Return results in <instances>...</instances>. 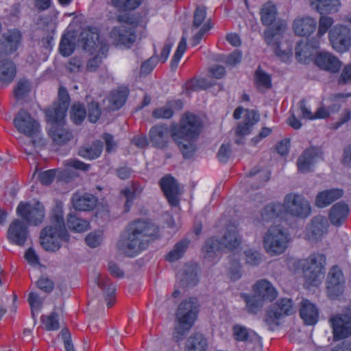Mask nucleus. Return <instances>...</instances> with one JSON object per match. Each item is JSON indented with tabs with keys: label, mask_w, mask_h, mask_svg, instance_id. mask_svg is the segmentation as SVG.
<instances>
[{
	"label": "nucleus",
	"mask_w": 351,
	"mask_h": 351,
	"mask_svg": "<svg viewBox=\"0 0 351 351\" xmlns=\"http://www.w3.org/2000/svg\"><path fill=\"white\" fill-rule=\"evenodd\" d=\"M203 128L200 117L186 112L180 118V123L169 128L166 123H158L150 128L149 137L152 147L164 149L169 146L170 136L177 144L183 157L189 159L195 152L193 143L197 139Z\"/></svg>",
	"instance_id": "1"
},
{
	"label": "nucleus",
	"mask_w": 351,
	"mask_h": 351,
	"mask_svg": "<svg viewBox=\"0 0 351 351\" xmlns=\"http://www.w3.org/2000/svg\"><path fill=\"white\" fill-rule=\"evenodd\" d=\"M159 236V226L149 219H138L128 224L117 246L125 256L134 257L148 247L149 241L158 239Z\"/></svg>",
	"instance_id": "2"
},
{
	"label": "nucleus",
	"mask_w": 351,
	"mask_h": 351,
	"mask_svg": "<svg viewBox=\"0 0 351 351\" xmlns=\"http://www.w3.org/2000/svg\"><path fill=\"white\" fill-rule=\"evenodd\" d=\"M311 213L309 202L302 195L296 193L286 195L284 203H271L267 205L261 211L263 221L270 222L277 219H282L287 215L306 218Z\"/></svg>",
	"instance_id": "3"
},
{
	"label": "nucleus",
	"mask_w": 351,
	"mask_h": 351,
	"mask_svg": "<svg viewBox=\"0 0 351 351\" xmlns=\"http://www.w3.org/2000/svg\"><path fill=\"white\" fill-rule=\"evenodd\" d=\"M78 42L83 50L95 55L87 62V70L90 72L97 71L108 52V45L104 40L101 39L99 28L90 25L84 27L80 32Z\"/></svg>",
	"instance_id": "4"
},
{
	"label": "nucleus",
	"mask_w": 351,
	"mask_h": 351,
	"mask_svg": "<svg viewBox=\"0 0 351 351\" xmlns=\"http://www.w3.org/2000/svg\"><path fill=\"white\" fill-rule=\"evenodd\" d=\"M51 219L53 226H46L42 230L40 240L46 251L56 252L60 248L61 242L69 241L70 236L66 229L62 208H55Z\"/></svg>",
	"instance_id": "5"
},
{
	"label": "nucleus",
	"mask_w": 351,
	"mask_h": 351,
	"mask_svg": "<svg viewBox=\"0 0 351 351\" xmlns=\"http://www.w3.org/2000/svg\"><path fill=\"white\" fill-rule=\"evenodd\" d=\"M326 256L323 254L313 253L306 259H291L289 265L295 271L301 269L305 282L309 286L317 287L324 278Z\"/></svg>",
	"instance_id": "6"
},
{
	"label": "nucleus",
	"mask_w": 351,
	"mask_h": 351,
	"mask_svg": "<svg viewBox=\"0 0 351 351\" xmlns=\"http://www.w3.org/2000/svg\"><path fill=\"white\" fill-rule=\"evenodd\" d=\"M198 309L197 300L190 298L180 302L176 312L178 325L173 333V339L179 343L182 341L193 327L197 319Z\"/></svg>",
	"instance_id": "7"
},
{
	"label": "nucleus",
	"mask_w": 351,
	"mask_h": 351,
	"mask_svg": "<svg viewBox=\"0 0 351 351\" xmlns=\"http://www.w3.org/2000/svg\"><path fill=\"white\" fill-rule=\"evenodd\" d=\"M260 15L262 24L267 27L264 32L265 40L267 45H271L274 39L282 32L285 27L282 23H275L278 10L276 5L271 1L263 5Z\"/></svg>",
	"instance_id": "8"
},
{
	"label": "nucleus",
	"mask_w": 351,
	"mask_h": 351,
	"mask_svg": "<svg viewBox=\"0 0 351 351\" xmlns=\"http://www.w3.org/2000/svg\"><path fill=\"white\" fill-rule=\"evenodd\" d=\"M241 243V238L237 230L236 227L232 229H228L223 237L218 239L214 237L208 239L202 247V251L210 256V254L228 250L234 251L237 249Z\"/></svg>",
	"instance_id": "9"
},
{
	"label": "nucleus",
	"mask_w": 351,
	"mask_h": 351,
	"mask_svg": "<svg viewBox=\"0 0 351 351\" xmlns=\"http://www.w3.org/2000/svg\"><path fill=\"white\" fill-rule=\"evenodd\" d=\"M117 19L119 22H124L129 26L121 25L114 27L110 32V37L117 46L131 48L136 39V27L138 23L128 16L119 15Z\"/></svg>",
	"instance_id": "10"
},
{
	"label": "nucleus",
	"mask_w": 351,
	"mask_h": 351,
	"mask_svg": "<svg viewBox=\"0 0 351 351\" xmlns=\"http://www.w3.org/2000/svg\"><path fill=\"white\" fill-rule=\"evenodd\" d=\"M289 241V234L279 226L269 227L263 238L265 249L271 255L283 253L287 248Z\"/></svg>",
	"instance_id": "11"
},
{
	"label": "nucleus",
	"mask_w": 351,
	"mask_h": 351,
	"mask_svg": "<svg viewBox=\"0 0 351 351\" xmlns=\"http://www.w3.org/2000/svg\"><path fill=\"white\" fill-rule=\"evenodd\" d=\"M70 101L67 89L64 86H60L58 89V101L53 103L51 108L45 111L46 119L56 123L62 121L66 117Z\"/></svg>",
	"instance_id": "12"
},
{
	"label": "nucleus",
	"mask_w": 351,
	"mask_h": 351,
	"mask_svg": "<svg viewBox=\"0 0 351 351\" xmlns=\"http://www.w3.org/2000/svg\"><path fill=\"white\" fill-rule=\"evenodd\" d=\"M328 38L332 49L337 53H346L351 47L350 30L346 25H335L329 31Z\"/></svg>",
	"instance_id": "13"
},
{
	"label": "nucleus",
	"mask_w": 351,
	"mask_h": 351,
	"mask_svg": "<svg viewBox=\"0 0 351 351\" xmlns=\"http://www.w3.org/2000/svg\"><path fill=\"white\" fill-rule=\"evenodd\" d=\"M293 313V304L290 298H282L278 300L267 310L265 318V323L269 325H279V320Z\"/></svg>",
	"instance_id": "14"
},
{
	"label": "nucleus",
	"mask_w": 351,
	"mask_h": 351,
	"mask_svg": "<svg viewBox=\"0 0 351 351\" xmlns=\"http://www.w3.org/2000/svg\"><path fill=\"white\" fill-rule=\"evenodd\" d=\"M16 214L26 222L38 226L44 219L45 208L39 202L33 205L29 202H21L16 208Z\"/></svg>",
	"instance_id": "15"
},
{
	"label": "nucleus",
	"mask_w": 351,
	"mask_h": 351,
	"mask_svg": "<svg viewBox=\"0 0 351 351\" xmlns=\"http://www.w3.org/2000/svg\"><path fill=\"white\" fill-rule=\"evenodd\" d=\"M345 280L343 272L337 265L332 266L328 274L326 289L331 300L338 299L344 292Z\"/></svg>",
	"instance_id": "16"
},
{
	"label": "nucleus",
	"mask_w": 351,
	"mask_h": 351,
	"mask_svg": "<svg viewBox=\"0 0 351 351\" xmlns=\"http://www.w3.org/2000/svg\"><path fill=\"white\" fill-rule=\"evenodd\" d=\"M13 123L19 132L32 137L39 132L40 124L25 110H21L15 116Z\"/></svg>",
	"instance_id": "17"
},
{
	"label": "nucleus",
	"mask_w": 351,
	"mask_h": 351,
	"mask_svg": "<svg viewBox=\"0 0 351 351\" xmlns=\"http://www.w3.org/2000/svg\"><path fill=\"white\" fill-rule=\"evenodd\" d=\"M23 36L18 29H10L3 33L0 38V56H10L19 49Z\"/></svg>",
	"instance_id": "18"
},
{
	"label": "nucleus",
	"mask_w": 351,
	"mask_h": 351,
	"mask_svg": "<svg viewBox=\"0 0 351 351\" xmlns=\"http://www.w3.org/2000/svg\"><path fill=\"white\" fill-rule=\"evenodd\" d=\"M160 187L172 207H177L180 204V187L176 179L171 174H167L160 178Z\"/></svg>",
	"instance_id": "19"
},
{
	"label": "nucleus",
	"mask_w": 351,
	"mask_h": 351,
	"mask_svg": "<svg viewBox=\"0 0 351 351\" xmlns=\"http://www.w3.org/2000/svg\"><path fill=\"white\" fill-rule=\"evenodd\" d=\"M335 341L346 339L351 335V317L348 315L338 314L329 319Z\"/></svg>",
	"instance_id": "20"
},
{
	"label": "nucleus",
	"mask_w": 351,
	"mask_h": 351,
	"mask_svg": "<svg viewBox=\"0 0 351 351\" xmlns=\"http://www.w3.org/2000/svg\"><path fill=\"white\" fill-rule=\"evenodd\" d=\"M28 227L19 219H14L8 230V239L11 244L22 246L28 237Z\"/></svg>",
	"instance_id": "21"
},
{
	"label": "nucleus",
	"mask_w": 351,
	"mask_h": 351,
	"mask_svg": "<svg viewBox=\"0 0 351 351\" xmlns=\"http://www.w3.org/2000/svg\"><path fill=\"white\" fill-rule=\"evenodd\" d=\"M314 62L320 69L331 73H339L342 66V62L337 57L325 51L317 53Z\"/></svg>",
	"instance_id": "22"
},
{
	"label": "nucleus",
	"mask_w": 351,
	"mask_h": 351,
	"mask_svg": "<svg viewBox=\"0 0 351 351\" xmlns=\"http://www.w3.org/2000/svg\"><path fill=\"white\" fill-rule=\"evenodd\" d=\"M328 223L326 219L321 215L314 217L306 227V236L308 241H317L327 234Z\"/></svg>",
	"instance_id": "23"
},
{
	"label": "nucleus",
	"mask_w": 351,
	"mask_h": 351,
	"mask_svg": "<svg viewBox=\"0 0 351 351\" xmlns=\"http://www.w3.org/2000/svg\"><path fill=\"white\" fill-rule=\"evenodd\" d=\"M319 154V149L316 147L306 148L298 160V171L303 173L313 171Z\"/></svg>",
	"instance_id": "24"
},
{
	"label": "nucleus",
	"mask_w": 351,
	"mask_h": 351,
	"mask_svg": "<svg viewBox=\"0 0 351 351\" xmlns=\"http://www.w3.org/2000/svg\"><path fill=\"white\" fill-rule=\"evenodd\" d=\"M47 121L51 125L48 133L56 144L60 145H65L73 138L72 131L64 128L65 118L60 123H56L47 119Z\"/></svg>",
	"instance_id": "25"
},
{
	"label": "nucleus",
	"mask_w": 351,
	"mask_h": 351,
	"mask_svg": "<svg viewBox=\"0 0 351 351\" xmlns=\"http://www.w3.org/2000/svg\"><path fill=\"white\" fill-rule=\"evenodd\" d=\"M71 202L75 210L89 212L96 208L98 199L93 194L88 193L81 194L77 192L73 195Z\"/></svg>",
	"instance_id": "26"
},
{
	"label": "nucleus",
	"mask_w": 351,
	"mask_h": 351,
	"mask_svg": "<svg viewBox=\"0 0 351 351\" xmlns=\"http://www.w3.org/2000/svg\"><path fill=\"white\" fill-rule=\"evenodd\" d=\"M95 284L104 291V299L108 308L112 307L116 302V285L111 282L109 277L97 275Z\"/></svg>",
	"instance_id": "27"
},
{
	"label": "nucleus",
	"mask_w": 351,
	"mask_h": 351,
	"mask_svg": "<svg viewBox=\"0 0 351 351\" xmlns=\"http://www.w3.org/2000/svg\"><path fill=\"white\" fill-rule=\"evenodd\" d=\"M300 316L305 325L314 326L319 319L318 308L308 299H303L300 303Z\"/></svg>",
	"instance_id": "28"
},
{
	"label": "nucleus",
	"mask_w": 351,
	"mask_h": 351,
	"mask_svg": "<svg viewBox=\"0 0 351 351\" xmlns=\"http://www.w3.org/2000/svg\"><path fill=\"white\" fill-rule=\"evenodd\" d=\"M350 212L347 204L340 202L335 204L330 209L328 218L332 225L341 226L347 219Z\"/></svg>",
	"instance_id": "29"
},
{
	"label": "nucleus",
	"mask_w": 351,
	"mask_h": 351,
	"mask_svg": "<svg viewBox=\"0 0 351 351\" xmlns=\"http://www.w3.org/2000/svg\"><path fill=\"white\" fill-rule=\"evenodd\" d=\"M316 28V20L309 16L297 18L293 24L294 32L300 36H308L315 31Z\"/></svg>",
	"instance_id": "30"
},
{
	"label": "nucleus",
	"mask_w": 351,
	"mask_h": 351,
	"mask_svg": "<svg viewBox=\"0 0 351 351\" xmlns=\"http://www.w3.org/2000/svg\"><path fill=\"white\" fill-rule=\"evenodd\" d=\"M343 191L340 189H330L322 191L317 193L315 198V205L324 208L339 199L343 196Z\"/></svg>",
	"instance_id": "31"
},
{
	"label": "nucleus",
	"mask_w": 351,
	"mask_h": 351,
	"mask_svg": "<svg viewBox=\"0 0 351 351\" xmlns=\"http://www.w3.org/2000/svg\"><path fill=\"white\" fill-rule=\"evenodd\" d=\"M254 291L261 296L264 300L274 301L278 295V292L272 284L265 280H258L253 286Z\"/></svg>",
	"instance_id": "32"
},
{
	"label": "nucleus",
	"mask_w": 351,
	"mask_h": 351,
	"mask_svg": "<svg viewBox=\"0 0 351 351\" xmlns=\"http://www.w3.org/2000/svg\"><path fill=\"white\" fill-rule=\"evenodd\" d=\"M232 335L237 341L260 343L261 337L254 331L240 324L232 326Z\"/></svg>",
	"instance_id": "33"
},
{
	"label": "nucleus",
	"mask_w": 351,
	"mask_h": 351,
	"mask_svg": "<svg viewBox=\"0 0 351 351\" xmlns=\"http://www.w3.org/2000/svg\"><path fill=\"white\" fill-rule=\"evenodd\" d=\"M243 123H239L235 131L238 136H244L251 133L253 126L259 121V115L255 110H245Z\"/></svg>",
	"instance_id": "34"
},
{
	"label": "nucleus",
	"mask_w": 351,
	"mask_h": 351,
	"mask_svg": "<svg viewBox=\"0 0 351 351\" xmlns=\"http://www.w3.org/2000/svg\"><path fill=\"white\" fill-rule=\"evenodd\" d=\"M311 6L320 14L338 12L341 3L339 0H310Z\"/></svg>",
	"instance_id": "35"
},
{
	"label": "nucleus",
	"mask_w": 351,
	"mask_h": 351,
	"mask_svg": "<svg viewBox=\"0 0 351 351\" xmlns=\"http://www.w3.org/2000/svg\"><path fill=\"white\" fill-rule=\"evenodd\" d=\"M16 73L14 62L8 59L0 60V81L5 83L12 82Z\"/></svg>",
	"instance_id": "36"
},
{
	"label": "nucleus",
	"mask_w": 351,
	"mask_h": 351,
	"mask_svg": "<svg viewBox=\"0 0 351 351\" xmlns=\"http://www.w3.org/2000/svg\"><path fill=\"white\" fill-rule=\"evenodd\" d=\"M129 95L128 88H119L114 90L109 95V102L113 110L120 109L126 102Z\"/></svg>",
	"instance_id": "37"
},
{
	"label": "nucleus",
	"mask_w": 351,
	"mask_h": 351,
	"mask_svg": "<svg viewBox=\"0 0 351 351\" xmlns=\"http://www.w3.org/2000/svg\"><path fill=\"white\" fill-rule=\"evenodd\" d=\"M75 49V36L71 33H66L62 36L59 44V53L63 57L70 56Z\"/></svg>",
	"instance_id": "38"
},
{
	"label": "nucleus",
	"mask_w": 351,
	"mask_h": 351,
	"mask_svg": "<svg viewBox=\"0 0 351 351\" xmlns=\"http://www.w3.org/2000/svg\"><path fill=\"white\" fill-rule=\"evenodd\" d=\"M189 244L190 240L188 239H184L177 242L173 249L165 256V260L169 262H174L180 259L185 254Z\"/></svg>",
	"instance_id": "39"
},
{
	"label": "nucleus",
	"mask_w": 351,
	"mask_h": 351,
	"mask_svg": "<svg viewBox=\"0 0 351 351\" xmlns=\"http://www.w3.org/2000/svg\"><path fill=\"white\" fill-rule=\"evenodd\" d=\"M143 189L136 186L135 183H132V188L125 187L121 190V194L124 195L126 198L124 210L125 213L130 212L132 206L134 204V201L136 197L141 193Z\"/></svg>",
	"instance_id": "40"
},
{
	"label": "nucleus",
	"mask_w": 351,
	"mask_h": 351,
	"mask_svg": "<svg viewBox=\"0 0 351 351\" xmlns=\"http://www.w3.org/2000/svg\"><path fill=\"white\" fill-rule=\"evenodd\" d=\"M186 347V351H206L207 340L202 334L195 333L189 338Z\"/></svg>",
	"instance_id": "41"
},
{
	"label": "nucleus",
	"mask_w": 351,
	"mask_h": 351,
	"mask_svg": "<svg viewBox=\"0 0 351 351\" xmlns=\"http://www.w3.org/2000/svg\"><path fill=\"white\" fill-rule=\"evenodd\" d=\"M66 223L69 230L75 232H84L90 227L88 221L78 218L73 214L67 216Z\"/></svg>",
	"instance_id": "42"
},
{
	"label": "nucleus",
	"mask_w": 351,
	"mask_h": 351,
	"mask_svg": "<svg viewBox=\"0 0 351 351\" xmlns=\"http://www.w3.org/2000/svg\"><path fill=\"white\" fill-rule=\"evenodd\" d=\"M254 84L258 89L265 88L269 89L272 87V80L270 74L263 71L259 66L254 72Z\"/></svg>",
	"instance_id": "43"
},
{
	"label": "nucleus",
	"mask_w": 351,
	"mask_h": 351,
	"mask_svg": "<svg viewBox=\"0 0 351 351\" xmlns=\"http://www.w3.org/2000/svg\"><path fill=\"white\" fill-rule=\"evenodd\" d=\"M102 150L103 145L101 143H97L93 144L90 147H82L78 154L84 158L93 160L100 156Z\"/></svg>",
	"instance_id": "44"
},
{
	"label": "nucleus",
	"mask_w": 351,
	"mask_h": 351,
	"mask_svg": "<svg viewBox=\"0 0 351 351\" xmlns=\"http://www.w3.org/2000/svg\"><path fill=\"white\" fill-rule=\"evenodd\" d=\"M247 176H257L256 179L259 180V183L258 184H252L251 189L252 190L258 189L270 179L271 172L267 170H261L259 167H255L250 171Z\"/></svg>",
	"instance_id": "45"
},
{
	"label": "nucleus",
	"mask_w": 351,
	"mask_h": 351,
	"mask_svg": "<svg viewBox=\"0 0 351 351\" xmlns=\"http://www.w3.org/2000/svg\"><path fill=\"white\" fill-rule=\"evenodd\" d=\"M87 114L85 106L82 103L73 104L71 110V119L75 125H80Z\"/></svg>",
	"instance_id": "46"
},
{
	"label": "nucleus",
	"mask_w": 351,
	"mask_h": 351,
	"mask_svg": "<svg viewBox=\"0 0 351 351\" xmlns=\"http://www.w3.org/2000/svg\"><path fill=\"white\" fill-rule=\"evenodd\" d=\"M142 0H112L114 8L119 11L130 12L137 9L141 4Z\"/></svg>",
	"instance_id": "47"
},
{
	"label": "nucleus",
	"mask_w": 351,
	"mask_h": 351,
	"mask_svg": "<svg viewBox=\"0 0 351 351\" xmlns=\"http://www.w3.org/2000/svg\"><path fill=\"white\" fill-rule=\"evenodd\" d=\"M159 62L158 56L156 55V50L154 53L147 60L143 61L140 67V75L145 77L149 75Z\"/></svg>",
	"instance_id": "48"
},
{
	"label": "nucleus",
	"mask_w": 351,
	"mask_h": 351,
	"mask_svg": "<svg viewBox=\"0 0 351 351\" xmlns=\"http://www.w3.org/2000/svg\"><path fill=\"white\" fill-rule=\"evenodd\" d=\"M186 38L184 36H182L171 60V69H176L178 67L181 58L186 50Z\"/></svg>",
	"instance_id": "49"
},
{
	"label": "nucleus",
	"mask_w": 351,
	"mask_h": 351,
	"mask_svg": "<svg viewBox=\"0 0 351 351\" xmlns=\"http://www.w3.org/2000/svg\"><path fill=\"white\" fill-rule=\"evenodd\" d=\"M41 321L47 330L53 331L60 328L58 314L56 312H51L49 315H43Z\"/></svg>",
	"instance_id": "50"
},
{
	"label": "nucleus",
	"mask_w": 351,
	"mask_h": 351,
	"mask_svg": "<svg viewBox=\"0 0 351 351\" xmlns=\"http://www.w3.org/2000/svg\"><path fill=\"white\" fill-rule=\"evenodd\" d=\"M213 25L210 20L206 22L200 28V29L192 36L190 44L191 47L197 46L203 39L205 34L213 28Z\"/></svg>",
	"instance_id": "51"
},
{
	"label": "nucleus",
	"mask_w": 351,
	"mask_h": 351,
	"mask_svg": "<svg viewBox=\"0 0 351 351\" xmlns=\"http://www.w3.org/2000/svg\"><path fill=\"white\" fill-rule=\"evenodd\" d=\"M101 114V110L99 104L97 101H91L88 104V120L95 123L99 119Z\"/></svg>",
	"instance_id": "52"
},
{
	"label": "nucleus",
	"mask_w": 351,
	"mask_h": 351,
	"mask_svg": "<svg viewBox=\"0 0 351 351\" xmlns=\"http://www.w3.org/2000/svg\"><path fill=\"white\" fill-rule=\"evenodd\" d=\"M276 38L274 39L275 40ZM273 45L274 46V53L276 56L283 62H288L290 61L293 52L292 49H289L288 50L282 51L280 49V43L279 41L273 40L272 43L270 45Z\"/></svg>",
	"instance_id": "53"
},
{
	"label": "nucleus",
	"mask_w": 351,
	"mask_h": 351,
	"mask_svg": "<svg viewBox=\"0 0 351 351\" xmlns=\"http://www.w3.org/2000/svg\"><path fill=\"white\" fill-rule=\"evenodd\" d=\"M27 300L30 306L32 316H35V313L38 314L43 307V302L38 295L34 292H31L29 294Z\"/></svg>",
	"instance_id": "54"
},
{
	"label": "nucleus",
	"mask_w": 351,
	"mask_h": 351,
	"mask_svg": "<svg viewBox=\"0 0 351 351\" xmlns=\"http://www.w3.org/2000/svg\"><path fill=\"white\" fill-rule=\"evenodd\" d=\"M173 114V110L167 106V103L165 106L157 108L152 112V117L156 119H169Z\"/></svg>",
	"instance_id": "55"
},
{
	"label": "nucleus",
	"mask_w": 351,
	"mask_h": 351,
	"mask_svg": "<svg viewBox=\"0 0 351 351\" xmlns=\"http://www.w3.org/2000/svg\"><path fill=\"white\" fill-rule=\"evenodd\" d=\"M241 298L246 304L247 311L251 313H256L259 310V302L254 295H250L247 293H241Z\"/></svg>",
	"instance_id": "56"
},
{
	"label": "nucleus",
	"mask_w": 351,
	"mask_h": 351,
	"mask_svg": "<svg viewBox=\"0 0 351 351\" xmlns=\"http://www.w3.org/2000/svg\"><path fill=\"white\" fill-rule=\"evenodd\" d=\"M57 169H52L41 172L38 175V180L43 185H49L56 178Z\"/></svg>",
	"instance_id": "57"
},
{
	"label": "nucleus",
	"mask_w": 351,
	"mask_h": 351,
	"mask_svg": "<svg viewBox=\"0 0 351 351\" xmlns=\"http://www.w3.org/2000/svg\"><path fill=\"white\" fill-rule=\"evenodd\" d=\"M334 23L332 18L329 16H321L319 22L317 36L319 37L324 35L331 27Z\"/></svg>",
	"instance_id": "58"
},
{
	"label": "nucleus",
	"mask_w": 351,
	"mask_h": 351,
	"mask_svg": "<svg viewBox=\"0 0 351 351\" xmlns=\"http://www.w3.org/2000/svg\"><path fill=\"white\" fill-rule=\"evenodd\" d=\"M29 92L28 83L26 81H19L15 86L13 93L17 100L22 99Z\"/></svg>",
	"instance_id": "59"
},
{
	"label": "nucleus",
	"mask_w": 351,
	"mask_h": 351,
	"mask_svg": "<svg viewBox=\"0 0 351 351\" xmlns=\"http://www.w3.org/2000/svg\"><path fill=\"white\" fill-rule=\"evenodd\" d=\"M206 17V9L205 7H197L194 13L193 29L199 27Z\"/></svg>",
	"instance_id": "60"
},
{
	"label": "nucleus",
	"mask_w": 351,
	"mask_h": 351,
	"mask_svg": "<svg viewBox=\"0 0 351 351\" xmlns=\"http://www.w3.org/2000/svg\"><path fill=\"white\" fill-rule=\"evenodd\" d=\"M245 263L247 265L256 266L260 264L261 258L260 253L256 250H249L245 252Z\"/></svg>",
	"instance_id": "61"
},
{
	"label": "nucleus",
	"mask_w": 351,
	"mask_h": 351,
	"mask_svg": "<svg viewBox=\"0 0 351 351\" xmlns=\"http://www.w3.org/2000/svg\"><path fill=\"white\" fill-rule=\"evenodd\" d=\"M338 84L343 85L351 84V64H346L343 67L338 77Z\"/></svg>",
	"instance_id": "62"
},
{
	"label": "nucleus",
	"mask_w": 351,
	"mask_h": 351,
	"mask_svg": "<svg viewBox=\"0 0 351 351\" xmlns=\"http://www.w3.org/2000/svg\"><path fill=\"white\" fill-rule=\"evenodd\" d=\"M57 169V176H56V180L57 182H64L66 183H69L71 182L74 176V172L70 169Z\"/></svg>",
	"instance_id": "63"
},
{
	"label": "nucleus",
	"mask_w": 351,
	"mask_h": 351,
	"mask_svg": "<svg viewBox=\"0 0 351 351\" xmlns=\"http://www.w3.org/2000/svg\"><path fill=\"white\" fill-rule=\"evenodd\" d=\"M36 285L38 288L46 293L51 292L54 287L53 282L47 277L40 278L36 282Z\"/></svg>",
	"instance_id": "64"
}]
</instances>
